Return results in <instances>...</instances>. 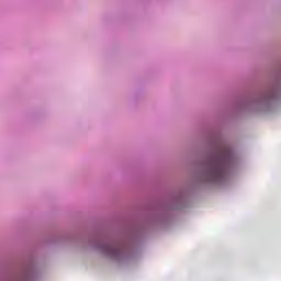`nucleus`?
Segmentation results:
<instances>
[{"label":"nucleus","mask_w":281,"mask_h":281,"mask_svg":"<svg viewBox=\"0 0 281 281\" xmlns=\"http://www.w3.org/2000/svg\"><path fill=\"white\" fill-rule=\"evenodd\" d=\"M227 166H229V154L224 153L211 165V177L215 181H220V179H223V177H225L227 172Z\"/></svg>","instance_id":"1"},{"label":"nucleus","mask_w":281,"mask_h":281,"mask_svg":"<svg viewBox=\"0 0 281 281\" xmlns=\"http://www.w3.org/2000/svg\"><path fill=\"white\" fill-rule=\"evenodd\" d=\"M108 254H110V256H120V248L115 246H109Z\"/></svg>","instance_id":"2"}]
</instances>
